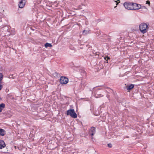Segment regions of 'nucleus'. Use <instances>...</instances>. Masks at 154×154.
I'll return each instance as SVG.
<instances>
[{"label": "nucleus", "mask_w": 154, "mask_h": 154, "mask_svg": "<svg viewBox=\"0 0 154 154\" xmlns=\"http://www.w3.org/2000/svg\"><path fill=\"white\" fill-rule=\"evenodd\" d=\"M149 27L148 25L145 23H142L139 25V29L141 32L144 34L147 31Z\"/></svg>", "instance_id": "1"}, {"label": "nucleus", "mask_w": 154, "mask_h": 154, "mask_svg": "<svg viewBox=\"0 0 154 154\" xmlns=\"http://www.w3.org/2000/svg\"><path fill=\"white\" fill-rule=\"evenodd\" d=\"M66 114L68 116H70L73 118H76L77 117V115L74 109L68 110L67 111Z\"/></svg>", "instance_id": "2"}, {"label": "nucleus", "mask_w": 154, "mask_h": 154, "mask_svg": "<svg viewBox=\"0 0 154 154\" xmlns=\"http://www.w3.org/2000/svg\"><path fill=\"white\" fill-rule=\"evenodd\" d=\"M133 3L125 2L123 4L125 8L128 10H133Z\"/></svg>", "instance_id": "3"}, {"label": "nucleus", "mask_w": 154, "mask_h": 154, "mask_svg": "<svg viewBox=\"0 0 154 154\" xmlns=\"http://www.w3.org/2000/svg\"><path fill=\"white\" fill-rule=\"evenodd\" d=\"M60 82L61 84H66L68 82V79L66 77L61 76L60 78Z\"/></svg>", "instance_id": "4"}, {"label": "nucleus", "mask_w": 154, "mask_h": 154, "mask_svg": "<svg viewBox=\"0 0 154 154\" xmlns=\"http://www.w3.org/2000/svg\"><path fill=\"white\" fill-rule=\"evenodd\" d=\"M133 10H137L141 8V5L140 4L133 3Z\"/></svg>", "instance_id": "5"}, {"label": "nucleus", "mask_w": 154, "mask_h": 154, "mask_svg": "<svg viewBox=\"0 0 154 154\" xmlns=\"http://www.w3.org/2000/svg\"><path fill=\"white\" fill-rule=\"evenodd\" d=\"M6 146L4 141L2 140H0V149H2L5 147Z\"/></svg>", "instance_id": "6"}, {"label": "nucleus", "mask_w": 154, "mask_h": 154, "mask_svg": "<svg viewBox=\"0 0 154 154\" xmlns=\"http://www.w3.org/2000/svg\"><path fill=\"white\" fill-rule=\"evenodd\" d=\"M95 133V128L94 127H92L90 130V135L92 136Z\"/></svg>", "instance_id": "7"}, {"label": "nucleus", "mask_w": 154, "mask_h": 154, "mask_svg": "<svg viewBox=\"0 0 154 154\" xmlns=\"http://www.w3.org/2000/svg\"><path fill=\"white\" fill-rule=\"evenodd\" d=\"M5 131L0 128V135L2 136H4L5 134Z\"/></svg>", "instance_id": "8"}, {"label": "nucleus", "mask_w": 154, "mask_h": 154, "mask_svg": "<svg viewBox=\"0 0 154 154\" xmlns=\"http://www.w3.org/2000/svg\"><path fill=\"white\" fill-rule=\"evenodd\" d=\"M24 5L25 4L23 3L22 0L20 2L19 4L18 5L19 8H23Z\"/></svg>", "instance_id": "9"}, {"label": "nucleus", "mask_w": 154, "mask_h": 154, "mask_svg": "<svg viewBox=\"0 0 154 154\" xmlns=\"http://www.w3.org/2000/svg\"><path fill=\"white\" fill-rule=\"evenodd\" d=\"M134 85L133 84H131L129 86H126V87L127 88V90H130L134 88Z\"/></svg>", "instance_id": "10"}, {"label": "nucleus", "mask_w": 154, "mask_h": 154, "mask_svg": "<svg viewBox=\"0 0 154 154\" xmlns=\"http://www.w3.org/2000/svg\"><path fill=\"white\" fill-rule=\"evenodd\" d=\"M81 72V75L82 76H85L86 75V73L85 71L82 69H81L80 70Z\"/></svg>", "instance_id": "11"}, {"label": "nucleus", "mask_w": 154, "mask_h": 154, "mask_svg": "<svg viewBox=\"0 0 154 154\" xmlns=\"http://www.w3.org/2000/svg\"><path fill=\"white\" fill-rule=\"evenodd\" d=\"M5 107V105L4 103H2L0 104V112H1L3 108Z\"/></svg>", "instance_id": "12"}, {"label": "nucleus", "mask_w": 154, "mask_h": 154, "mask_svg": "<svg viewBox=\"0 0 154 154\" xmlns=\"http://www.w3.org/2000/svg\"><path fill=\"white\" fill-rule=\"evenodd\" d=\"M45 46L46 48H47L48 47H52V45L51 44L47 43L45 45Z\"/></svg>", "instance_id": "13"}, {"label": "nucleus", "mask_w": 154, "mask_h": 154, "mask_svg": "<svg viewBox=\"0 0 154 154\" xmlns=\"http://www.w3.org/2000/svg\"><path fill=\"white\" fill-rule=\"evenodd\" d=\"M53 75L54 76L58 77L59 76V74L56 72L54 71L53 73Z\"/></svg>", "instance_id": "14"}, {"label": "nucleus", "mask_w": 154, "mask_h": 154, "mask_svg": "<svg viewBox=\"0 0 154 154\" xmlns=\"http://www.w3.org/2000/svg\"><path fill=\"white\" fill-rule=\"evenodd\" d=\"M3 76L2 74L0 73V83H2V80L3 78Z\"/></svg>", "instance_id": "15"}, {"label": "nucleus", "mask_w": 154, "mask_h": 154, "mask_svg": "<svg viewBox=\"0 0 154 154\" xmlns=\"http://www.w3.org/2000/svg\"><path fill=\"white\" fill-rule=\"evenodd\" d=\"M88 31L85 30L83 31V34H84V35H86V34H87L88 33Z\"/></svg>", "instance_id": "16"}, {"label": "nucleus", "mask_w": 154, "mask_h": 154, "mask_svg": "<svg viewBox=\"0 0 154 154\" xmlns=\"http://www.w3.org/2000/svg\"><path fill=\"white\" fill-rule=\"evenodd\" d=\"M104 58L105 60L106 61H107V60H108V59H110L109 57H104ZM106 62L107 63H108V61H107Z\"/></svg>", "instance_id": "17"}, {"label": "nucleus", "mask_w": 154, "mask_h": 154, "mask_svg": "<svg viewBox=\"0 0 154 154\" xmlns=\"http://www.w3.org/2000/svg\"><path fill=\"white\" fill-rule=\"evenodd\" d=\"M95 97H96V98H97V95H99V93H98L97 92V91H96L95 92ZM100 94H99V95H100Z\"/></svg>", "instance_id": "18"}, {"label": "nucleus", "mask_w": 154, "mask_h": 154, "mask_svg": "<svg viewBox=\"0 0 154 154\" xmlns=\"http://www.w3.org/2000/svg\"><path fill=\"white\" fill-rule=\"evenodd\" d=\"M142 9H145L146 11H147V8L145 6H143L142 7H141Z\"/></svg>", "instance_id": "19"}, {"label": "nucleus", "mask_w": 154, "mask_h": 154, "mask_svg": "<svg viewBox=\"0 0 154 154\" xmlns=\"http://www.w3.org/2000/svg\"><path fill=\"white\" fill-rule=\"evenodd\" d=\"M107 146L109 148H111L112 147V144L111 143H109L107 144Z\"/></svg>", "instance_id": "20"}, {"label": "nucleus", "mask_w": 154, "mask_h": 154, "mask_svg": "<svg viewBox=\"0 0 154 154\" xmlns=\"http://www.w3.org/2000/svg\"><path fill=\"white\" fill-rule=\"evenodd\" d=\"M146 4H148L149 6H150V2L148 0H147L146 1Z\"/></svg>", "instance_id": "21"}, {"label": "nucleus", "mask_w": 154, "mask_h": 154, "mask_svg": "<svg viewBox=\"0 0 154 154\" xmlns=\"http://www.w3.org/2000/svg\"><path fill=\"white\" fill-rule=\"evenodd\" d=\"M2 83H0V91L1 90L3 87L2 85L1 84Z\"/></svg>", "instance_id": "22"}, {"label": "nucleus", "mask_w": 154, "mask_h": 154, "mask_svg": "<svg viewBox=\"0 0 154 154\" xmlns=\"http://www.w3.org/2000/svg\"><path fill=\"white\" fill-rule=\"evenodd\" d=\"M115 2H116V5H117L119 3V2H117V1H115Z\"/></svg>", "instance_id": "23"}, {"label": "nucleus", "mask_w": 154, "mask_h": 154, "mask_svg": "<svg viewBox=\"0 0 154 154\" xmlns=\"http://www.w3.org/2000/svg\"><path fill=\"white\" fill-rule=\"evenodd\" d=\"M95 55H96V54L97 55V53H95Z\"/></svg>", "instance_id": "24"}, {"label": "nucleus", "mask_w": 154, "mask_h": 154, "mask_svg": "<svg viewBox=\"0 0 154 154\" xmlns=\"http://www.w3.org/2000/svg\"><path fill=\"white\" fill-rule=\"evenodd\" d=\"M126 137L127 138H128V137L127 136H126Z\"/></svg>", "instance_id": "25"}, {"label": "nucleus", "mask_w": 154, "mask_h": 154, "mask_svg": "<svg viewBox=\"0 0 154 154\" xmlns=\"http://www.w3.org/2000/svg\"><path fill=\"white\" fill-rule=\"evenodd\" d=\"M116 6H115L114 7V8H116Z\"/></svg>", "instance_id": "26"}, {"label": "nucleus", "mask_w": 154, "mask_h": 154, "mask_svg": "<svg viewBox=\"0 0 154 154\" xmlns=\"http://www.w3.org/2000/svg\"><path fill=\"white\" fill-rule=\"evenodd\" d=\"M0 99H1V98H0Z\"/></svg>", "instance_id": "27"}]
</instances>
